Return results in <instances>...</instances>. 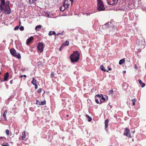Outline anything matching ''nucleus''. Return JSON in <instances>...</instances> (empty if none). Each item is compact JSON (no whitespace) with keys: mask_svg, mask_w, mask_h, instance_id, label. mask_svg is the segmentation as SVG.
Here are the masks:
<instances>
[{"mask_svg":"<svg viewBox=\"0 0 146 146\" xmlns=\"http://www.w3.org/2000/svg\"><path fill=\"white\" fill-rule=\"evenodd\" d=\"M0 10L3 11V13L5 14H9L11 12L9 5L6 3H5V0H1V3H0Z\"/></svg>","mask_w":146,"mask_h":146,"instance_id":"1","label":"nucleus"},{"mask_svg":"<svg viewBox=\"0 0 146 146\" xmlns=\"http://www.w3.org/2000/svg\"><path fill=\"white\" fill-rule=\"evenodd\" d=\"M79 56L80 54L78 51H74L70 56L71 62H77L79 59Z\"/></svg>","mask_w":146,"mask_h":146,"instance_id":"2","label":"nucleus"},{"mask_svg":"<svg viewBox=\"0 0 146 146\" xmlns=\"http://www.w3.org/2000/svg\"><path fill=\"white\" fill-rule=\"evenodd\" d=\"M97 10L99 11H103L105 9V7L101 0H98Z\"/></svg>","mask_w":146,"mask_h":146,"instance_id":"3","label":"nucleus"},{"mask_svg":"<svg viewBox=\"0 0 146 146\" xmlns=\"http://www.w3.org/2000/svg\"><path fill=\"white\" fill-rule=\"evenodd\" d=\"M11 54L14 56L19 58H21V55L19 53H17L15 50L13 48H11L10 50Z\"/></svg>","mask_w":146,"mask_h":146,"instance_id":"4","label":"nucleus"},{"mask_svg":"<svg viewBox=\"0 0 146 146\" xmlns=\"http://www.w3.org/2000/svg\"><path fill=\"white\" fill-rule=\"evenodd\" d=\"M101 96L100 94H98L95 96V101L97 104H102V101L101 100Z\"/></svg>","mask_w":146,"mask_h":146,"instance_id":"5","label":"nucleus"},{"mask_svg":"<svg viewBox=\"0 0 146 146\" xmlns=\"http://www.w3.org/2000/svg\"><path fill=\"white\" fill-rule=\"evenodd\" d=\"M44 46L42 43H40L38 44L37 46V48L38 51L40 52H42L43 50Z\"/></svg>","mask_w":146,"mask_h":146,"instance_id":"6","label":"nucleus"},{"mask_svg":"<svg viewBox=\"0 0 146 146\" xmlns=\"http://www.w3.org/2000/svg\"><path fill=\"white\" fill-rule=\"evenodd\" d=\"M130 130L127 127L125 128L124 134L129 137H130L131 136L130 135Z\"/></svg>","mask_w":146,"mask_h":146,"instance_id":"7","label":"nucleus"},{"mask_svg":"<svg viewBox=\"0 0 146 146\" xmlns=\"http://www.w3.org/2000/svg\"><path fill=\"white\" fill-rule=\"evenodd\" d=\"M68 0H64L63 6L64 7L65 9H67L69 6V3H68Z\"/></svg>","mask_w":146,"mask_h":146,"instance_id":"8","label":"nucleus"},{"mask_svg":"<svg viewBox=\"0 0 146 146\" xmlns=\"http://www.w3.org/2000/svg\"><path fill=\"white\" fill-rule=\"evenodd\" d=\"M118 1V0H112V1L108 2V3L109 4L113 5L116 4Z\"/></svg>","mask_w":146,"mask_h":146,"instance_id":"9","label":"nucleus"},{"mask_svg":"<svg viewBox=\"0 0 146 146\" xmlns=\"http://www.w3.org/2000/svg\"><path fill=\"white\" fill-rule=\"evenodd\" d=\"M33 36H31L27 40L26 44L27 45H29V44L31 42L33 39Z\"/></svg>","mask_w":146,"mask_h":146,"instance_id":"10","label":"nucleus"},{"mask_svg":"<svg viewBox=\"0 0 146 146\" xmlns=\"http://www.w3.org/2000/svg\"><path fill=\"white\" fill-rule=\"evenodd\" d=\"M9 76V74L8 72H6L4 75V81H7L8 80V78Z\"/></svg>","mask_w":146,"mask_h":146,"instance_id":"11","label":"nucleus"},{"mask_svg":"<svg viewBox=\"0 0 146 146\" xmlns=\"http://www.w3.org/2000/svg\"><path fill=\"white\" fill-rule=\"evenodd\" d=\"M22 136L21 137L22 140H26L27 139L25 138L26 135H25V131H24L22 133Z\"/></svg>","mask_w":146,"mask_h":146,"instance_id":"12","label":"nucleus"},{"mask_svg":"<svg viewBox=\"0 0 146 146\" xmlns=\"http://www.w3.org/2000/svg\"><path fill=\"white\" fill-rule=\"evenodd\" d=\"M69 44V42L68 40H66L65 42L61 46V48L64 46H68Z\"/></svg>","mask_w":146,"mask_h":146,"instance_id":"13","label":"nucleus"},{"mask_svg":"<svg viewBox=\"0 0 146 146\" xmlns=\"http://www.w3.org/2000/svg\"><path fill=\"white\" fill-rule=\"evenodd\" d=\"M100 95L101 96V100H102V102H104L105 101H106L108 100V97L107 96H106V97L105 98H104L102 95Z\"/></svg>","mask_w":146,"mask_h":146,"instance_id":"14","label":"nucleus"},{"mask_svg":"<svg viewBox=\"0 0 146 146\" xmlns=\"http://www.w3.org/2000/svg\"><path fill=\"white\" fill-rule=\"evenodd\" d=\"M109 119H106L105 122V128L106 129L108 127V124L109 122Z\"/></svg>","mask_w":146,"mask_h":146,"instance_id":"15","label":"nucleus"},{"mask_svg":"<svg viewBox=\"0 0 146 146\" xmlns=\"http://www.w3.org/2000/svg\"><path fill=\"white\" fill-rule=\"evenodd\" d=\"M139 82L140 84L141 85V87L143 88L145 86V84L144 83H143L141 80H139Z\"/></svg>","mask_w":146,"mask_h":146,"instance_id":"16","label":"nucleus"},{"mask_svg":"<svg viewBox=\"0 0 146 146\" xmlns=\"http://www.w3.org/2000/svg\"><path fill=\"white\" fill-rule=\"evenodd\" d=\"M33 80L32 81L31 83L34 85H35L36 84V80L33 77L32 78Z\"/></svg>","mask_w":146,"mask_h":146,"instance_id":"17","label":"nucleus"},{"mask_svg":"<svg viewBox=\"0 0 146 146\" xmlns=\"http://www.w3.org/2000/svg\"><path fill=\"white\" fill-rule=\"evenodd\" d=\"M125 61V60L124 58H123L120 60L119 61V64L121 65L123 64Z\"/></svg>","mask_w":146,"mask_h":146,"instance_id":"18","label":"nucleus"},{"mask_svg":"<svg viewBox=\"0 0 146 146\" xmlns=\"http://www.w3.org/2000/svg\"><path fill=\"white\" fill-rule=\"evenodd\" d=\"M100 68L103 71H104V72L106 71V70L104 68V67L103 65H101V66Z\"/></svg>","mask_w":146,"mask_h":146,"instance_id":"19","label":"nucleus"},{"mask_svg":"<svg viewBox=\"0 0 146 146\" xmlns=\"http://www.w3.org/2000/svg\"><path fill=\"white\" fill-rule=\"evenodd\" d=\"M55 34H56L55 32L54 31H50L49 32V33H48V35L49 36H51L53 34L55 35Z\"/></svg>","mask_w":146,"mask_h":146,"instance_id":"20","label":"nucleus"},{"mask_svg":"<svg viewBox=\"0 0 146 146\" xmlns=\"http://www.w3.org/2000/svg\"><path fill=\"white\" fill-rule=\"evenodd\" d=\"M41 26L40 25L37 26L35 27V30H38L41 28Z\"/></svg>","mask_w":146,"mask_h":146,"instance_id":"21","label":"nucleus"},{"mask_svg":"<svg viewBox=\"0 0 146 146\" xmlns=\"http://www.w3.org/2000/svg\"><path fill=\"white\" fill-rule=\"evenodd\" d=\"M40 105H44L46 104V101H44L41 102Z\"/></svg>","mask_w":146,"mask_h":146,"instance_id":"22","label":"nucleus"},{"mask_svg":"<svg viewBox=\"0 0 146 146\" xmlns=\"http://www.w3.org/2000/svg\"><path fill=\"white\" fill-rule=\"evenodd\" d=\"M7 111L6 110H5V111L4 112L3 114V117H4V116H6V114H7Z\"/></svg>","mask_w":146,"mask_h":146,"instance_id":"23","label":"nucleus"},{"mask_svg":"<svg viewBox=\"0 0 146 146\" xmlns=\"http://www.w3.org/2000/svg\"><path fill=\"white\" fill-rule=\"evenodd\" d=\"M36 0H29V2L30 3H33Z\"/></svg>","mask_w":146,"mask_h":146,"instance_id":"24","label":"nucleus"},{"mask_svg":"<svg viewBox=\"0 0 146 146\" xmlns=\"http://www.w3.org/2000/svg\"><path fill=\"white\" fill-rule=\"evenodd\" d=\"M41 102L39 101V100H37L36 101V104L37 105H39L40 106Z\"/></svg>","mask_w":146,"mask_h":146,"instance_id":"25","label":"nucleus"},{"mask_svg":"<svg viewBox=\"0 0 146 146\" xmlns=\"http://www.w3.org/2000/svg\"><path fill=\"white\" fill-rule=\"evenodd\" d=\"M113 91L112 90H111L110 91H109V93L110 94H112L113 93Z\"/></svg>","mask_w":146,"mask_h":146,"instance_id":"26","label":"nucleus"},{"mask_svg":"<svg viewBox=\"0 0 146 146\" xmlns=\"http://www.w3.org/2000/svg\"><path fill=\"white\" fill-rule=\"evenodd\" d=\"M20 29L21 31H23L24 29V28L23 26H21L20 28Z\"/></svg>","mask_w":146,"mask_h":146,"instance_id":"27","label":"nucleus"},{"mask_svg":"<svg viewBox=\"0 0 146 146\" xmlns=\"http://www.w3.org/2000/svg\"><path fill=\"white\" fill-rule=\"evenodd\" d=\"M2 146H9V145L7 143H6L2 145Z\"/></svg>","mask_w":146,"mask_h":146,"instance_id":"28","label":"nucleus"},{"mask_svg":"<svg viewBox=\"0 0 146 146\" xmlns=\"http://www.w3.org/2000/svg\"><path fill=\"white\" fill-rule=\"evenodd\" d=\"M6 133L7 134V135L9 134V131L7 129L6 130Z\"/></svg>","mask_w":146,"mask_h":146,"instance_id":"29","label":"nucleus"},{"mask_svg":"<svg viewBox=\"0 0 146 146\" xmlns=\"http://www.w3.org/2000/svg\"><path fill=\"white\" fill-rule=\"evenodd\" d=\"M19 28V27L18 26H17L16 27H15L14 29V30H17Z\"/></svg>","mask_w":146,"mask_h":146,"instance_id":"30","label":"nucleus"},{"mask_svg":"<svg viewBox=\"0 0 146 146\" xmlns=\"http://www.w3.org/2000/svg\"><path fill=\"white\" fill-rule=\"evenodd\" d=\"M136 99L135 98L131 100L133 102H135L136 101Z\"/></svg>","mask_w":146,"mask_h":146,"instance_id":"31","label":"nucleus"},{"mask_svg":"<svg viewBox=\"0 0 146 146\" xmlns=\"http://www.w3.org/2000/svg\"><path fill=\"white\" fill-rule=\"evenodd\" d=\"M88 118V121L89 122L90 121L92 120L91 117H89V118Z\"/></svg>","mask_w":146,"mask_h":146,"instance_id":"32","label":"nucleus"},{"mask_svg":"<svg viewBox=\"0 0 146 146\" xmlns=\"http://www.w3.org/2000/svg\"><path fill=\"white\" fill-rule=\"evenodd\" d=\"M41 89H39L38 91V93H40V92H41Z\"/></svg>","mask_w":146,"mask_h":146,"instance_id":"33","label":"nucleus"},{"mask_svg":"<svg viewBox=\"0 0 146 146\" xmlns=\"http://www.w3.org/2000/svg\"><path fill=\"white\" fill-rule=\"evenodd\" d=\"M34 85H35V89H37V88H38V86H37V84H36Z\"/></svg>","mask_w":146,"mask_h":146,"instance_id":"34","label":"nucleus"},{"mask_svg":"<svg viewBox=\"0 0 146 146\" xmlns=\"http://www.w3.org/2000/svg\"><path fill=\"white\" fill-rule=\"evenodd\" d=\"M54 72H52L51 74V76L52 77L54 76Z\"/></svg>","mask_w":146,"mask_h":146,"instance_id":"35","label":"nucleus"},{"mask_svg":"<svg viewBox=\"0 0 146 146\" xmlns=\"http://www.w3.org/2000/svg\"><path fill=\"white\" fill-rule=\"evenodd\" d=\"M23 76H24V77H26V76H26V75H21V77H23Z\"/></svg>","mask_w":146,"mask_h":146,"instance_id":"36","label":"nucleus"},{"mask_svg":"<svg viewBox=\"0 0 146 146\" xmlns=\"http://www.w3.org/2000/svg\"><path fill=\"white\" fill-rule=\"evenodd\" d=\"M4 117V119H5V120H7V117H6V116H4L3 117Z\"/></svg>","mask_w":146,"mask_h":146,"instance_id":"37","label":"nucleus"},{"mask_svg":"<svg viewBox=\"0 0 146 146\" xmlns=\"http://www.w3.org/2000/svg\"><path fill=\"white\" fill-rule=\"evenodd\" d=\"M70 1L71 2V4H72L73 2V0H70Z\"/></svg>","mask_w":146,"mask_h":146,"instance_id":"38","label":"nucleus"},{"mask_svg":"<svg viewBox=\"0 0 146 146\" xmlns=\"http://www.w3.org/2000/svg\"><path fill=\"white\" fill-rule=\"evenodd\" d=\"M63 47H62V48H61V47L59 49V50H61V49H62Z\"/></svg>","mask_w":146,"mask_h":146,"instance_id":"39","label":"nucleus"},{"mask_svg":"<svg viewBox=\"0 0 146 146\" xmlns=\"http://www.w3.org/2000/svg\"><path fill=\"white\" fill-rule=\"evenodd\" d=\"M108 70H111V69L109 68V67H108Z\"/></svg>","mask_w":146,"mask_h":146,"instance_id":"40","label":"nucleus"},{"mask_svg":"<svg viewBox=\"0 0 146 146\" xmlns=\"http://www.w3.org/2000/svg\"><path fill=\"white\" fill-rule=\"evenodd\" d=\"M126 72L125 70H124L123 71V73L124 74L125 73H126Z\"/></svg>","mask_w":146,"mask_h":146,"instance_id":"41","label":"nucleus"},{"mask_svg":"<svg viewBox=\"0 0 146 146\" xmlns=\"http://www.w3.org/2000/svg\"><path fill=\"white\" fill-rule=\"evenodd\" d=\"M133 105L134 106L135 105V102H133Z\"/></svg>","mask_w":146,"mask_h":146,"instance_id":"42","label":"nucleus"},{"mask_svg":"<svg viewBox=\"0 0 146 146\" xmlns=\"http://www.w3.org/2000/svg\"><path fill=\"white\" fill-rule=\"evenodd\" d=\"M86 116L88 117V118H89V117H90L88 115H87V114H86Z\"/></svg>","mask_w":146,"mask_h":146,"instance_id":"43","label":"nucleus"},{"mask_svg":"<svg viewBox=\"0 0 146 146\" xmlns=\"http://www.w3.org/2000/svg\"><path fill=\"white\" fill-rule=\"evenodd\" d=\"M135 68L136 69H137V66L136 65L135 66Z\"/></svg>","mask_w":146,"mask_h":146,"instance_id":"44","label":"nucleus"},{"mask_svg":"<svg viewBox=\"0 0 146 146\" xmlns=\"http://www.w3.org/2000/svg\"><path fill=\"white\" fill-rule=\"evenodd\" d=\"M64 9H63V10H62V8H60V10H61V11H63L64 10Z\"/></svg>","mask_w":146,"mask_h":146,"instance_id":"45","label":"nucleus"},{"mask_svg":"<svg viewBox=\"0 0 146 146\" xmlns=\"http://www.w3.org/2000/svg\"><path fill=\"white\" fill-rule=\"evenodd\" d=\"M21 24V22H19V25H20Z\"/></svg>","mask_w":146,"mask_h":146,"instance_id":"46","label":"nucleus"},{"mask_svg":"<svg viewBox=\"0 0 146 146\" xmlns=\"http://www.w3.org/2000/svg\"><path fill=\"white\" fill-rule=\"evenodd\" d=\"M68 116H69V115H66V116H67V117H68Z\"/></svg>","mask_w":146,"mask_h":146,"instance_id":"47","label":"nucleus"},{"mask_svg":"<svg viewBox=\"0 0 146 146\" xmlns=\"http://www.w3.org/2000/svg\"><path fill=\"white\" fill-rule=\"evenodd\" d=\"M107 25V24H106V25H104V26H105V25L106 26Z\"/></svg>","mask_w":146,"mask_h":146,"instance_id":"48","label":"nucleus"},{"mask_svg":"<svg viewBox=\"0 0 146 146\" xmlns=\"http://www.w3.org/2000/svg\"><path fill=\"white\" fill-rule=\"evenodd\" d=\"M8 3H9V2L8 1Z\"/></svg>","mask_w":146,"mask_h":146,"instance_id":"49","label":"nucleus"}]
</instances>
